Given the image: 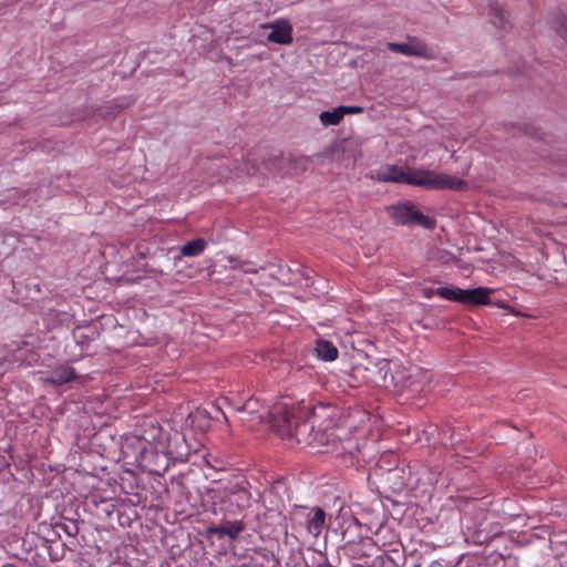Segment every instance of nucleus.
Returning <instances> with one entry per match:
<instances>
[{
	"instance_id": "obj_22",
	"label": "nucleus",
	"mask_w": 567,
	"mask_h": 567,
	"mask_svg": "<svg viewBox=\"0 0 567 567\" xmlns=\"http://www.w3.org/2000/svg\"><path fill=\"white\" fill-rule=\"evenodd\" d=\"M73 336L78 343L83 344L86 340H92L96 336L95 330H91L90 333L85 332V329L83 328H76L73 331Z\"/></svg>"
},
{
	"instance_id": "obj_1",
	"label": "nucleus",
	"mask_w": 567,
	"mask_h": 567,
	"mask_svg": "<svg viewBox=\"0 0 567 567\" xmlns=\"http://www.w3.org/2000/svg\"><path fill=\"white\" fill-rule=\"evenodd\" d=\"M380 182H394L408 185L421 186L426 189H453L461 190L467 186L464 179L435 171L416 169L404 172L395 166H389L377 173Z\"/></svg>"
},
{
	"instance_id": "obj_12",
	"label": "nucleus",
	"mask_w": 567,
	"mask_h": 567,
	"mask_svg": "<svg viewBox=\"0 0 567 567\" xmlns=\"http://www.w3.org/2000/svg\"><path fill=\"white\" fill-rule=\"evenodd\" d=\"M271 32L267 39L278 44H289L292 42V28L287 21H277L270 25Z\"/></svg>"
},
{
	"instance_id": "obj_3",
	"label": "nucleus",
	"mask_w": 567,
	"mask_h": 567,
	"mask_svg": "<svg viewBox=\"0 0 567 567\" xmlns=\"http://www.w3.org/2000/svg\"><path fill=\"white\" fill-rule=\"evenodd\" d=\"M390 216L396 225H417L426 229L435 227V220L420 210L413 203L405 202L389 207Z\"/></svg>"
},
{
	"instance_id": "obj_16",
	"label": "nucleus",
	"mask_w": 567,
	"mask_h": 567,
	"mask_svg": "<svg viewBox=\"0 0 567 567\" xmlns=\"http://www.w3.org/2000/svg\"><path fill=\"white\" fill-rule=\"evenodd\" d=\"M207 247V241L204 238H196L187 241L181 247V254L185 257H196L200 255Z\"/></svg>"
},
{
	"instance_id": "obj_32",
	"label": "nucleus",
	"mask_w": 567,
	"mask_h": 567,
	"mask_svg": "<svg viewBox=\"0 0 567 567\" xmlns=\"http://www.w3.org/2000/svg\"><path fill=\"white\" fill-rule=\"evenodd\" d=\"M406 388H412L413 386V382H409L408 384H405Z\"/></svg>"
},
{
	"instance_id": "obj_30",
	"label": "nucleus",
	"mask_w": 567,
	"mask_h": 567,
	"mask_svg": "<svg viewBox=\"0 0 567 567\" xmlns=\"http://www.w3.org/2000/svg\"><path fill=\"white\" fill-rule=\"evenodd\" d=\"M433 292H434V291H432V292H427V290H425V297L430 298V297L432 296V293H433Z\"/></svg>"
},
{
	"instance_id": "obj_33",
	"label": "nucleus",
	"mask_w": 567,
	"mask_h": 567,
	"mask_svg": "<svg viewBox=\"0 0 567 567\" xmlns=\"http://www.w3.org/2000/svg\"><path fill=\"white\" fill-rule=\"evenodd\" d=\"M245 272H256V270L252 269H246Z\"/></svg>"
},
{
	"instance_id": "obj_27",
	"label": "nucleus",
	"mask_w": 567,
	"mask_h": 567,
	"mask_svg": "<svg viewBox=\"0 0 567 567\" xmlns=\"http://www.w3.org/2000/svg\"><path fill=\"white\" fill-rule=\"evenodd\" d=\"M420 374H422V371H421L420 369H416V371H415V373H414V374H413V373H410V374H409V380H410V379H412L413 377H417V375H420Z\"/></svg>"
},
{
	"instance_id": "obj_29",
	"label": "nucleus",
	"mask_w": 567,
	"mask_h": 567,
	"mask_svg": "<svg viewBox=\"0 0 567 567\" xmlns=\"http://www.w3.org/2000/svg\"><path fill=\"white\" fill-rule=\"evenodd\" d=\"M526 134H529V135H530V136H533V137L537 135V133H536V131H535V130H533V132H530V133H529V132H526Z\"/></svg>"
},
{
	"instance_id": "obj_4",
	"label": "nucleus",
	"mask_w": 567,
	"mask_h": 567,
	"mask_svg": "<svg viewBox=\"0 0 567 567\" xmlns=\"http://www.w3.org/2000/svg\"><path fill=\"white\" fill-rule=\"evenodd\" d=\"M278 404L274 405L272 410H267L258 399L249 398L243 405L236 408V411L241 414V422L248 424L251 429L262 424L272 429V414Z\"/></svg>"
},
{
	"instance_id": "obj_10",
	"label": "nucleus",
	"mask_w": 567,
	"mask_h": 567,
	"mask_svg": "<svg viewBox=\"0 0 567 567\" xmlns=\"http://www.w3.org/2000/svg\"><path fill=\"white\" fill-rule=\"evenodd\" d=\"M494 289L477 287L473 289H463L462 303L467 306H485L492 303L489 296Z\"/></svg>"
},
{
	"instance_id": "obj_23",
	"label": "nucleus",
	"mask_w": 567,
	"mask_h": 567,
	"mask_svg": "<svg viewBox=\"0 0 567 567\" xmlns=\"http://www.w3.org/2000/svg\"><path fill=\"white\" fill-rule=\"evenodd\" d=\"M313 445L311 447H319L328 443V434L324 431L316 430L313 426Z\"/></svg>"
},
{
	"instance_id": "obj_6",
	"label": "nucleus",
	"mask_w": 567,
	"mask_h": 567,
	"mask_svg": "<svg viewBox=\"0 0 567 567\" xmlns=\"http://www.w3.org/2000/svg\"><path fill=\"white\" fill-rule=\"evenodd\" d=\"M161 449L171 456L172 461L186 462L190 455V450L184 434L176 430L165 434Z\"/></svg>"
},
{
	"instance_id": "obj_14",
	"label": "nucleus",
	"mask_w": 567,
	"mask_h": 567,
	"mask_svg": "<svg viewBox=\"0 0 567 567\" xmlns=\"http://www.w3.org/2000/svg\"><path fill=\"white\" fill-rule=\"evenodd\" d=\"M315 352L318 359L322 361H334L339 355L337 347L331 341L324 339L317 340Z\"/></svg>"
},
{
	"instance_id": "obj_34",
	"label": "nucleus",
	"mask_w": 567,
	"mask_h": 567,
	"mask_svg": "<svg viewBox=\"0 0 567 567\" xmlns=\"http://www.w3.org/2000/svg\"><path fill=\"white\" fill-rule=\"evenodd\" d=\"M565 174H567V172Z\"/></svg>"
},
{
	"instance_id": "obj_13",
	"label": "nucleus",
	"mask_w": 567,
	"mask_h": 567,
	"mask_svg": "<svg viewBox=\"0 0 567 567\" xmlns=\"http://www.w3.org/2000/svg\"><path fill=\"white\" fill-rule=\"evenodd\" d=\"M326 522V513L321 507H313L307 515V529L313 536H319Z\"/></svg>"
},
{
	"instance_id": "obj_9",
	"label": "nucleus",
	"mask_w": 567,
	"mask_h": 567,
	"mask_svg": "<svg viewBox=\"0 0 567 567\" xmlns=\"http://www.w3.org/2000/svg\"><path fill=\"white\" fill-rule=\"evenodd\" d=\"M78 378L75 370L69 364H61L42 379L43 383L62 386Z\"/></svg>"
},
{
	"instance_id": "obj_8",
	"label": "nucleus",
	"mask_w": 567,
	"mask_h": 567,
	"mask_svg": "<svg viewBox=\"0 0 567 567\" xmlns=\"http://www.w3.org/2000/svg\"><path fill=\"white\" fill-rule=\"evenodd\" d=\"M140 433H136L143 444L147 447L161 449L165 439L166 431L154 421H144L141 425Z\"/></svg>"
},
{
	"instance_id": "obj_21",
	"label": "nucleus",
	"mask_w": 567,
	"mask_h": 567,
	"mask_svg": "<svg viewBox=\"0 0 567 567\" xmlns=\"http://www.w3.org/2000/svg\"><path fill=\"white\" fill-rule=\"evenodd\" d=\"M320 122L324 126H334L338 125L342 120V113L339 110V106L333 109L332 111L321 112L319 115Z\"/></svg>"
},
{
	"instance_id": "obj_26",
	"label": "nucleus",
	"mask_w": 567,
	"mask_h": 567,
	"mask_svg": "<svg viewBox=\"0 0 567 567\" xmlns=\"http://www.w3.org/2000/svg\"><path fill=\"white\" fill-rule=\"evenodd\" d=\"M488 306H495V307L502 308V309H509L508 303L504 300H498V301L492 300V303H489Z\"/></svg>"
},
{
	"instance_id": "obj_15",
	"label": "nucleus",
	"mask_w": 567,
	"mask_h": 567,
	"mask_svg": "<svg viewBox=\"0 0 567 567\" xmlns=\"http://www.w3.org/2000/svg\"><path fill=\"white\" fill-rule=\"evenodd\" d=\"M142 447L147 446L143 444L137 434L127 435L122 443V453L125 457H133L135 460V455H138Z\"/></svg>"
},
{
	"instance_id": "obj_31",
	"label": "nucleus",
	"mask_w": 567,
	"mask_h": 567,
	"mask_svg": "<svg viewBox=\"0 0 567 567\" xmlns=\"http://www.w3.org/2000/svg\"><path fill=\"white\" fill-rule=\"evenodd\" d=\"M381 363H383V367L380 370H383V368L388 367L389 364L386 361H382Z\"/></svg>"
},
{
	"instance_id": "obj_20",
	"label": "nucleus",
	"mask_w": 567,
	"mask_h": 567,
	"mask_svg": "<svg viewBox=\"0 0 567 567\" xmlns=\"http://www.w3.org/2000/svg\"><path fill=\"white\" fill-rule=\"evenodd\" d=\"M550 25L558 37L567 42V18L561 14H555L550 19Z\"/></svg>"
},
{
	"instance_id": "obj_2",
	"label": "nucleus",
	"mask_w": 567,
	"mask_h": 567,
	"mask_svg": "<svg viewBox=\"0 0 567 567\" xmlns=\"http://www.w3.org/2000/svg\"><path fill=\"white\" fill-rule=\"evenodd\" d=\"M272 430L284 440L295 441L298 445H313V420H297L295 409L279 403L272 414Z\"/></svg>"
},
{
	"instance_id": "obj_5",
	"label": "nucleus",
	"mask_w": 567,
	"mask_h": 567,
	"mask_svg": "<svg viewBox=\"0 0 567 567\" xmlns=\"http://www.w3.org/2000/svg\"><path fill=\"white\" fill-rule=\"evenodd\" d=\"M135 461L152 475L163 476L171 465V456L162 449L142 447Z\"/></svg>"
},
{
	"instance_id": "obj_25",
	"label": "nucleus",
	"mask_w": 567,
	"mask_h": 567,
	"mask_svg": "<svg viewBox=\"0 0 567 567\" xmlns=\"http://www.w3.org/2000/svg\"><path fill=\"white\" fill-rule=\"evenodd\" d=\"M339 110L342 113V116L344 117L346 114H359L363 111L361 106H339Z\"/></svg>"
},
{
	"instance_id": "obj_11",
	"label": "nucleus",
	"mask_w": 567,
	"mask_h": 567,
	"mask_svg": "<svg viewBox=\"0 0 567 567\" xmlns=\"http://www.w3.org/2000/svg\"><path fill=\"white\" fill-rule=\"evenodd\" d=\"M245 529V524L241 520L225 522L217 526H210L207 528V534L217 535L219 538L228 536L235 540L239 534Z\"/></svg>"
},
{
	"instance_id": "obj_7",
	"label": "nucleus",
	"mask_w": 567,
	"mask_h": 567,
	"mask_svg": "<svg viewBox=\"0 0 567 567\" xmlns=\"http://www.w3.org/2000/svg\"><path fill=\"white\" fill-rule=\"evenodd\" d=\"M388 48L392 52L408 56H419L426 60L435 59V53L424 41L417 38H409L406 43L389 42Z\"/></svg>"
},
{
	"instance_id": "obj_19",
	"label": "nucleus",
	"mask_w": 567,
	"mask_h": 567,
	"mask_svg": "<svg viewBox=\"0 0 567 567\" xmlns=\"http://www.w3.org/2000/svg\"><path fill=\"white\" fill-rule=\"evenodd\" d=\"M310 156H297V157H289L288 163V169L291 174H300L308 169V166L311 162Z\"/></svg>"
},
{
	"instance_id": "obj_28",
	"label": "nucleus",
	"mask_w": 567,
	"mask_h": 567,
	"mask_svg": "<svg viewBox=\"0 0 567 567\" xmlns=\"http://www.w3.org/2000/svg\"><path fill=\"white\" fill-rule=\"evenodd\" d=\"M342 144L344 145V146H343V150H346V148H347V146H349V145H350V144H352V143H351V142H349V141H343V142H342Z\"/></svg>"
},
{
	"instance_id": "obj_18",
	"label": "nucleus",
	"mask_w": 567,
	"mask_h": 567,
	"mask_svg": "<svg viewBox=\"0 0 567 567\" xmlns=\"http://www.w3.org/2000/svg\"><path fill=\"white\" fill-rule=\"evenodd\" d=\"M439 297L462 303L463 289L455 286L440 287L435 290Z\"/></svg>"
},
{
	"instance_id": "obj_24",
	"label": "nucleus",
	"mask_w": 567,
	"mask_h": 567,
	"mask_svg": "<svg viewBox=\"0 0 567 567\" xmlns=\"http://www.w3.org/2000/svg\"><path fill=\"white\" fill-rule=\"evenodd\" d=\"M231 495L236 497L238 503H241V506H248L249 504V492L245 488H236L231 492Z\"/></svg>"
},
{
	"instance_id": "obj_17",
	"label": "nucleus",
	"mask_w": 567,
	"mask_h": 567,
	"mask_svg": "<svg viewBox=\"0 0 567 567\" xmlns=\"http://www.w3.org/2000/svg\"><path fill=\"white\" fill-rule=\"evenodd\" d=\"M489 14L492 23L501 29H505L508 24L507 14L504 12L503 8L497 2H492L489 4Z\"/></svg>"
}]
</instances>
